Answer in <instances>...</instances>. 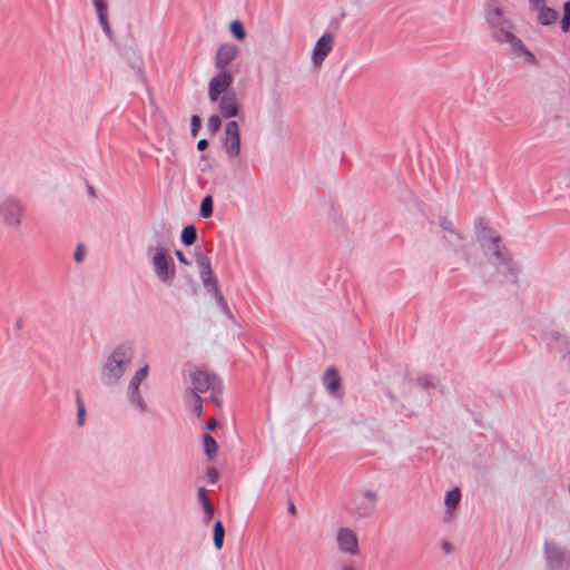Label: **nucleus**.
<instances>
[{
  "instance_id": "nucleus-23",
  "label": "nucleus",
  "mask_w": 570,
  "mask_h": 570,
  "mask_svg": "<svg viewBox=\"0 0 570 570\" xmlns=\"http://www.w3.org/2000/svg\"><path fill=\"white\" fill-rule=\"evenodd\" d=\"M204 446H205V452H206L207 456L210 460L214 459L217 454L218 446H217L215 439L212 435H209V434L204 435Z\"/></svg>"
},
{
  "instance_id": "nucleus-12",
  "label": "nucleus",
  "mask_w": 570,
  "mask_h": 570,
  "mask_svg": "<svg viewBox=\"0 0 570 570\" xmlns=\"http://www.w3.org/2000/svg\"><path fill=\"white\" fill-rule=\"evenodd\" d=\"M223 145L229 157H236L240 153V134L238 124L235 120L228 121L225 126Z\"/></svg>"
},
{
  "instance_id": "nucleus-37",
  "label": "nucleus",
  "mask_w": 570,
  "mask_h": 570,
  "mask_svg": "<svg viewBox=\"0 0 570 570\" xmlns=\"http://www.w3.org/2000/svg\"><path fill=\"white\" fill-rule=\"evenodd\" d=\"M338 570H357L351 562H344L340 566Z\"/></svg>"
},
{
  "instance_id": "nucleus-41",
  "label": "nucleus",
  "mask_w": 570,
  "mask_h": 570,
  "mask_svg": "<svg viewBox=\"0 0 570 570\" xmlns=\"http://www.w3.org/2000/svg\"><path fill=\"white\" fill-rule=\"evenodd\" d=\"M209 475H210V478L214 480V479H216L217 473H216V471H215V470H212V471L209 472Z\"/></svg>"
},
{
  "instance_id": "nucleus-27",
  "label": "nucleus",
  "mask_w": 570,
  "mask_h": 570,
  "mask_svg": "<svg viewBox=\"0 0 570 570\" xmlns=\"http://www.w3.org/2000/svg\"><path fill=\"white\" fill-rule=\"evenodd\" d=\"M200 214L203 217L208 218L213 214V198L206 196L200 204Z\"/></svg>"
},
{
  "instance_id": "nucleus-14",
  "label": "nucleus",
  "mask_w": 570,
  "mask_h": 570,
  "mask_svg": "<svg viewBox=\"0 0 570 570\" xmlns=\"http://www.w3.org/2000/svg\"><path fill=\"white\" fill-rule=\"evenodd\" d=\"M334 45V36L331 33L323 35L315 43L312 52V60L315 66H320L327 55L332 51Z\"/></svg>"
},
{
  "instance_id": "nucleus-38",
  "label": "nucleus",
  "mask_w": 570,
  "mask_h": 570,
  "mask_svg": "<svg viewBox=\"0 0 570 570\" xmlns=\"http://www.w3.org/2000/svg\"><path fill=\"white\" fill-rule=\"evenodd\" d=\"M567 19H570V1L563 4V16Z\"/></svg>"
},
{
  "instance_id": "nucleus-2",
  "label": "nucleus",
  "mask_w": 570,
  "mask_h": 570,
  "mask_svg": "<svg viewBox=\"0 0 570 570\" xmlns=\"http://www.w3.org/2000/svg\"><path fill=\"white\" fill-rule=\"evenodd\" d=\"M135 355V346L131 342H122L118 344L107 357L101 370V380L106 384L117 383Z\"/></svg>"
},
{
  "instance_id": "nucleus-32",
  "label": "nucleus",
  "mask_w": 570,
  "mask_h": 570,
  "mask_svg": "<svg viewBox=\"0 0 570 570\" xmlns=\"http://www.w3.org/2000/svg\"><path fill=\"white\" fill-rule=\"evenodd\" d=\"M204 511H205V519H206V522H209V520L213 518L214 515V507L213 504H207L205 505L204 508Z\"/></svg>"
},
{
  "instance_id": "nucleus-19",
  "label": "nucleus",
  "mask_w": 570,
  "mask_h": 570,
  "mask_svg": "<svg viewBox=\"0 0 570 570\" xmlns=\"http://www.w3.org/2000/svg\"><path fill=\"white\" fill-rule=\"evenodd\" d=\"M491 243H492V252H493V255L495 256V258L500 263L505 264L508 262V253L505 250V247L503 245H501L500 237L498 235L493 236L491 238Z\"/></svg>"
},
{
  "instance_id": "nucleus-29",
  "label": "nucleus",
  "mask_w": 570,
  "mask_h": 570,
  "mask_svg": "<svg viewBox=\"0 0 570 570\" xmlns=\"http://www.w3.org/2000/svg\"><path fill=\"white\" fill-rule=\"evenodd\" d=\"M547 556L550 560H558L562 557V552L553 546L547 547Z\"/></svg>"
},
{
  "instance_id": "nucleus-13",
  "label": "nucleus",
  "mask_w": 570,
  "mask_h": 570,
  "mask_svg": "<svg viewBox=\"0 0 570 570\" xmlns=\"http://www.w3.org/2000/svg\"><path fill=\"white\" fill-rule=\"evenodd\" d=\"M239 55V48L230 42L219 45L215 55V68L219 71H227V66Z\"/></svg>"
},
{
  "instance_id": "nucleus-30",
  "label": "nucleus",
  "mask_w": 570,
  "mask_h": 570,
  "mask_svg": "<svg viewBox=\"0 0 570 570\" xmlns=\"http://www.w3.org/2000/svg\"><path fill=\"white\" fill-rule=\"evenodd\" d=\"M220 125L222 121L219 116L214 115L208 119V128L214 132L220 128Z\"/></svg>"
},
{
  "instance_id": "nucleus-33",
  "label": "nucleus",
  "mask_w": 570,
  "mask_h": 570,
  "mask_svg": "<svg viewBox=\"0 0 570 570\" xmlns=\"http://www.w3.org/2000/svg\"><path fill=\"white\" fill-rule=\"evenodd\" d=\"M85 256V249L81 246H78L75 253V259L76 262L80 263L82 262Z\"/></svg>"
},
{
  "instance_id": "nucleus-18",
  "label": "nucleus",
  "mask_w": 570,
  "mask_h": 570,
  "mask_svg": "<svg viewBox=\"0 0 570 570\" xmlns=\"http://www.w3.org/2000/svg\"><path fill=\"white\" fill-rule=\"evenodd\" d=\"M460 500H461V493H460L459 489H453V490L446 492L445 498H444V504L446 508V513L449 514L450 518H452L453 511L460 503Z\"/></svg>"
},
{
  "instance_id": "nucleus-39",
  "label": "nucleus",
  "mask_w": 570,
  "mask_h": 570,
  "mask_svg": "<svg viewBox=\"0 0 570 570\" xmlns=\"http://www.w3.org/2000/svg\"><path fill=\"white\" fill-rule=\"evenodd\" d=\"M208 146V142L206 139H200L198 142H197V148L198 150H205Z\"/></svg>"
},
{
  "instance_id": "nucleus-5",
  "label": "nucleus",
  "mask_w": 570,
  "mask_h": 570,
  "mask_svg": "<svg viewBox=\"0 0 570 570\" xmlns=\"http://www.w3.org/2000/svg\"><path fill=\"white\" fill-rule=\"evenodd\" d=\"M153 266L157 277L165 283L170 282L175 276L173 258L163 247H157L153 256Z\"/></svg>"
},
{
  "instance_id": "nucleus-21",
  "label": "nucleus",
  "mask_w": 570,
  "mask_h": 570,
  "mask_svg": "<svg viewBox=\"0 0 570 570\" xmlns=\"http://www.w3.org/2000/svg\"><path fill=\"white\" fill-rule=\"evenodd\" d=\"M225 529L222 521H216L213 529L214 546L217 550H220L224 544Z\"/></svg>"
},
{
  "instance_id": "nucleus-36",
  "label": "nucleus",
  "mask_w": 570,
  "mask_h": 570,
  "mask_svg": "<svg viewBox=\"0 0 570 570\" xmlns=\"http://www.w3.org/2000/svg\"><path fill=\"white\" fill-rule=\"evenodd\" d=\"M176 256L178 258V261L184 264V265H189V262L187 261V258L184 256V254L180 252V250H177L176 252Z\"/></svg>"
},
{
  "instance_id": "nucleus-1",
  "label": "nucleus",
  "mask_w": 570,
  "mask_h": 570,
  "mask_svg": "<svg viewBox=\"0 0 570 570\" xmlns=\"http://www.w3.org/2000/svg\"><path fill=\"white\" fill-rule=\"evenodd\" d=\"M485 19L495 41L500 43H508L514 55L523 57L528 62L534 61L533 53L524 46L522 40L515 36L514 23L511 19L503 16V12L499 7H489L485 13Z\"/></svg>"
},
{
  "instance_id": "nucleus-20",
  "label": "nucleus",
  "mask_w": 570,
  "mask_h": 570,
  "mask_svg": "<svg viewBox=\"0 0 570 570\" xmlns=\"http://www.w3.org/2000/svg\"><path fill=\"white\" fill-rule=\"evenodd\" d=\"M148 372H149V367L147 365L139 368L131 377L129 385H128V391L138 390L140 383L148 376Z\"/></svg>"
},
{
  "instance_id": "nucleus-17",
  "label": "nucleus",
  "mask_w": 570,
  "mask_h": 570,
  "mask_svg": "<svg viewBox=\"0 0 570 570\" xmlns=\"http://www.w3.org/2000/svg\"><path fill=\"white\" fill-rule=\"evenodd\" d=\"M323 384L330 393H335L341 386V379L334 367H328L323 375Z\"/></svg>"
},
{
  "instance_id": "nucleus-16",
  "label": "nucleus",
  "mask_w": 570,
  "mask_h": 570,
  "mask_svg": "<svg viewBox=\"0 0 570 570\" xmlns=\"http://www.w3.org/2000/svg\"><path fill=\"white\" fill-rule=\"evenodd\" d=\"M92 1H94V6L96 8V11H97L98 18H99V22H100L104 31L108 36H110L111 35V27H110L109 21H108V7L105 3V0H92Z\"/></svg>"
},
{
  "instance_id": "nucleus-42",
  "label": "nucleus",
  "mask_w": 570,
  "mask_h": 570,
  "mask_svg": "<svg viewBox=\"0 0 570 570\" xmlns=\"http://www.w3.org/2000/svg\"><path fill=\"white\" fill-rule=\"evenodd\" d=\"M289 512L294 513L295 512V507L294 504H291L289 508H288Z\"/></svg>"
},
{
  "instance_id": "nucleus-6",
  "label": "nucleus",
  "mask_w": 570,
  "mask_h": 570,
  "mask_svg": "<svg viewBox=\"0 0 570 570\" xmlns=\"http://www.w3.org/2000/svg\"><path fill=\"white\" fill-rule=\"evenodd\" d=\"M196 263H197V266L199 269V275H200V278H202L204 285L215 293L218 303L224 308L227 307L226 302H225L222 293L219 292L217 282L214 278L210 259L207 256L200 254L197 256Z\"/></svg>"
},
{
  "instance_id": "nucleus-40",
  "label": "nucleus",
  "mask_w": 570,
  "mask_h": 570,
  "mask_svg": "<svg viewBox=\"0 0 570 570\" xmlns=\"http://www.w3.org/2000/svg\"><path fill=\"white\" fill-rule=\"evenodd\" d=\"M217 424H218V422L215 419H210L207 423V429L214 430V429H216Z\"/></svg>"
},
{
  "instance_id": "nucleus-8",
  "label": "nucleus",
  "mask_w": 570,
  "mask_h": 570,
  "mask_svg": "<svg viewBox=\"0 0 570 570\" xmlns=\"http://www.w3.org/2000/svg\"><path fill=\"white\" fill-rule=\"evenodd\" d=\"M442 230V239L445 242L449 249L455 254H463L468 258L466 244L463 237L453 228V225L443 220L440 224Z\"/></svg>"
},
{
  "instance_id": "nucleus-25",
  "label": "nucleus",
  "mask_w": 570,
  "mask_h": 570,
  "mask_svg": "<svg viewBox=\"0 0 570 570\" xmlns=\"http://www.w3.org/2000/svg\"><path fill=\"white\" fill-rule=\"evenodd\" d=\"M229 30L232 35L238 40H244L246 37L245 29L239 20L232 21L229 24Z\"/></svg>"
},
{
  "instance_id": "nucleus-26",
  "label": "nucleus",
  "mask_w": 570,
  "mask_h": 570,
  "mask_svg": "<svg viewBox=\"0 0 570 570\" xmlns=\"http://www.w3.org/2000/svg\"><path fill=\"white\" fill-rule=\"evenodd\" d=\"M129 401L132 405L138 407L140 411L146 410L145 402L139 393V389L136 391H129Z\"/></svg>"
},
{
  "instance_id": "nucleus-4",
  "label": "nucleus",
  "mask_w": 570,
  "mask_h": 570,
  "mask_svg": "<svg viewBox=\"0 0 570 570\" xmlns=\"http://www.w3.org/2000/svg\"><path fill=\"white\" fill-rule=\"evenodd\" d=\"M24 218V207L21 202L13 197H6L0 200V225L9 230L18 232Z\"/></svg>"
},
{
  "instance_id": "nucleus-11",
  "label": "nucleus",
  "mask_w": 570,
  "mask_h": 570,
  "mask_svg": "<svg viewBox=\"0 0 570 570\" xmlns=\"http://www.w3.org/2000/svg\"><path fill=\"white\" fill-rule=\"evenodd\" d=\"M377 494L373 491H364L354 497L351 511L360 517H368L376 507Z\"/></svg>"
},
{
  "instance_id": "nucleus-34",
  "label": "nucleus",
  "mask_w": 570,
  "mask_h": 570,
  "mask_svg": "<svg viewBox=\"0 0 570 570\" xmlns=\"http://www.w3.org/2000/svg\"><path fill=\"white\" fill-rule=\"evenodd\" d=\"M191 127H193V131H194V135H195L197 129L200 127V119H199L198 116H193L191 117Z\"/></svg>"
},
{
  "instance_id": "nucleus-15",
  "label": "nucleus",
  "mask_w": 570,
  "mask_h": 570,
  "mask_svg": "<svg viewBox=\"0 0 570 570\" xmlns=\"http://www.w3.org/2000/svg\"><path fill=\"white\" fill-rule=\"evenodd\" d=\"M218 110L225 118L237 117L239 112V104L235 92L229 91L218 98Z\"/></svg>"
},
{
  "instance_id": "nucleus-35",
  "label": "nucleus",
  "mask_w": 570,
  "mask_h": 570,
  "mask_svg": "<svg viewBox=\"0 0 570 570\" xmlns=\"http://www.w3.org/2000/svg\"><path fill=\"white\" fill-rule=\"evenodd\" d=\"M560 23H561L562 31H568L569 30V28H570V19H567V18L562 17Z\"/></svg>"
},
{
  "instance_id": "nucleus-10",
  "label": "nucleus",
  "mask_w": 570,
  "mask_h": 570,
  "mask_svg": "<svg viewBox=\"0 0 570 570\" xmlns=\"http://www.w3.org/2000/svg\"><path fill=\"white\" fill-rule=\"evenodd\" d=\"M233 73L230 71H219L218 75L213 77L208 85V98L212 102L218 101L222 95L228 92L227 90L233 85Z\"/></svg>"
},
{
  "instance_id": "nucleus-9",
  "label": "nucleus",
  "mask_w": 570,
  "mask_h": 570,
  "mask_svg": "<svg viewBox=\"0 0 570 570\" xmlns=\"http://www.w3.org/2000/svg\"><path fill=\"white\" fill-rule=\"evenodd\" d=\"M535 21L541 26H551L558 21V11L549 7L547 0H528Z\"/></svg>"
},
{
  "instance_id": "nucleus-3",
  "label": "nucleus",
  "mask_w": 570,
  "mask_h": 570,
  "mask_svg": "<svg viewBox=\"0 0 570 570\" xmlns=\"http://www.w3.org/2000/svg\"><path fill=\"white\" fill-rule=\"evenodd\" d=\"M190 381L193 387L189 392L196 394L209 392L210 400L217 405L220 404L218 395L223 392V383L215 374L205 370H196L190 374Z\"/></svg>"
},
{
  "instance_id": "nucleus-28",
  "label": "nucleus",
  "mask_w": 570,
  "mask_h": 570,
  "mask_svg": "<svg viewBox=\"0 0 570 570\" xmlns=\"http://www.w3.org/2000/svg\"><path fill=\"white\" fill-rule=\"evenodd\" d=\"M85 415H86V407L85 404L80 397V395H77V416H78V425H83L85 423Z\"/></svg>"
},
{
  "instance_id": "nucleus-24",
  "label": "nucleus",
  "mask_w": 570,
  "mask_h": 570,
  "mask_svg": "<svg viewBox=\"0 0 570 570\" xmlns=\"http://www.w3.org/2000/svg\"><path fill=\"white\" fill-rule=\"evenodd\" d=\"M196 228L193 225L186 226L181 232V242L185 245H193L196 240Z\"/></svg>"
},
{
  "instance_id": "nucleus-22",
  "label": "nucleus",
  "mask_w": 570,
  "mask_h": 570,
  "mask_svg": "<svg viewBox=\"0 0 570 570\" xmlns=\"http://www.w3.org/2000/svg\"><path fill=\"white\" fill-rule=\"evenodd\" d=\"M187 404L190 406L191 411L200 416L203 412V401L199 394L188 392L187 394Z\"/></svg>"
},
{
  "instance_id": "nucleus-31",
  "label": "nucleus",
  "mask_w": 570,
  "mask_h": 570,
  "mask_svg": "<svg viewBox=\"0 0 570 570\" xmlns=\"http://www.w3.org/2000/svg\"><path fill=\"white\" fill-rule=\"evenodd\" d=\"M198 498H199V501H200L203 508L207 504H210L208 497H207V492L204 488H200L198 490Z\"/></svg>"
},
{
  "instance_id": "nucleus-7",
  "label": "nucleus",
  "mask_w": 570,
  "mask_h": 570,
  "mask_svg": "<svg viewBox=\"0 0 570 570\" xmlns=\"http://www.w3.org/2000/svg\"><path fill=\"white\" fill-rule=\"evenodd\" d=\"M335 542L338 550L344 554L355 557L360 553L357 534L348 527H341L337 529Z\"/></svg>"
}]
</instances>
